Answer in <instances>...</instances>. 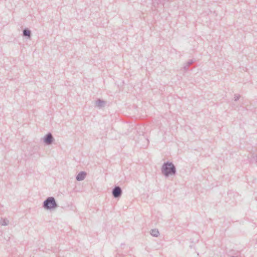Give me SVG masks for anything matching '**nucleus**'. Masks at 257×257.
I'll return each mask as SVG.
<instances>
[{"label": "nucleus", "mask_w": 257, "mask_h": 257, "mask_svg": "<svg viewBox=\"0 0 257 257\" xmlns=\"http://www.w3.org/2000/svg\"><path fill=\"white\" fill-rule=\"evenodd\" d=\"M54 139L51 133H48L43 138V142L47 145H50L54 142Z\"/></svg>", "instance_id": "obj_4"}, {"label": "nucleus", "mask_w": 257, "mask_h": 257, "mask_svg": "<svg viewBox=\"0 0 257 257\" xmlns=\"http://www.w3.org/2000/svg\"><path fill=\"white\" fill-rule=\"evenodd\" d=\"M193 63L192 60H189L186 63H185L182 68L184 72H187L188 70V67Z\"/></svg>", "instance_id": "obj_7"}, {"label": "nucleus", "mask_w": 257, "mask_h": 257, "mask_svg": "<svg viewBox=\"0 0 257 257\" xmlns=\"http://www.w3.org/2000/svg\"><path fill=\"white\" fill-rule=\"evenodd\" d=\"M9 221L6 218H1L0 219V224L1 225L6 226L9 224Z\"/></svg>", "instance_id": "obj_9"}, {"label": "nucleus", "mask_w": 257, "mask_h": 257, "mask_svg": "<svg viewBox=\"0 0 257 257\" xmlns=\"http://www.w3.org/2000/svg\"><path fill=\"white\" fill-rule=\"evenodd\" d=\"M23 35L28 39H30L31 37V31L29 29L25 28L23 31Z\"/></svg>", "instance_id": "obj_6"}, {"label": "nucleus", "mask_w": 257, "mask_h": 257, "mask_svg": "<svg viewBox=\"0 0 257 257\" xmlns=\"http://www.w3.org/2000/svg\"><path fill=\"white\" fill-rule=\"evenodd\" d=\"M162 173L166 177L170 176L175 175L176 174V168L174 164L171 162H165L161 168Z\"/></svg>", "instance_id": "obj_1"}, {"label": "nucleus", "mask_w": 257, "mask_h": 257, "mask_svg": "<svg viewBox=\"0 0 257 257\" xmlns=\"http://www.w3.org/2000/svg\"><path fill=\"white\" fill-rule=\"evenodd\" d=\"M150 234L154 237H158L159 234V231L157 229H153L151 230Z\"/></svg>", "instance_id": "obj_8"}, {"label": "nucleus", "mask_w": 257, "mask_h": 257, "mask_svg": "<svg viewBox=\"0 0 257 257\" xmlns=\"http://www.w3.org/2000/svg\"><path fill=\"white\" fill-rule=\"evenodd\" d=\"M105 103V102L104 101L100 100L99 99L96 101V104L97 106L100 108L103 107Z\"/></svg>", "instance_id": "obj_10"}, {"label": "nucleus", "mask_w": 257, "mask_h": 257, "mask_svg": "<svg viewBox=\"0 0 257 257\" xmlns=\"http://www.w3.org/2000/svg\"><path fill=\"white\" fill-rule=\"evenodd\" d=\"M86 176V173L84 171L79 172L76 177L77 181H80L83 180Z\"/></svg>", "instance_id": "obj_5"}, {"label": "nucleus", "mask_w": 257, "mask_h": 257, "mask_svg": "<svg viewBox=\"0 0 257 257\" xmlns=\"http://www.w3.org/2000/svg\"><path fill=\"white\" fill-rule=\"evenodd\" d=\"M58 204L53 197H48L43 203V207L47 210H51L58 207Z\"/></svg>", "instance_id": "obj_2"}, {"label": "nucleus", "mask_w": 257, "mask_h": 257, "mask_svg": "<svg viewBox=\"0 0 257 257\" xmlns=\"http://www.w3.org/2000/svg\"><path fill=\"white\" fill-rule=\"evenodd\" d=\"M122 189L120 187L115 186L112 190V194L114 198H119L122 195Z\"/></svg>", "instance_id": "obj_3"}, {"label": "nucleus", "mask_w": 257, "mask_h": 257, "mask_svg": "<svg viewBox=\"0 0 257 257\" xmlns=\"http://www.w3.org/2000/svg\"><path fill=\"white\" fill-rule=\"evenodd\" d=\"M240 98V95L235 94L234 95V101H237Z\"/></svg>", "instance_id": "obj_11"}]
</instances>
